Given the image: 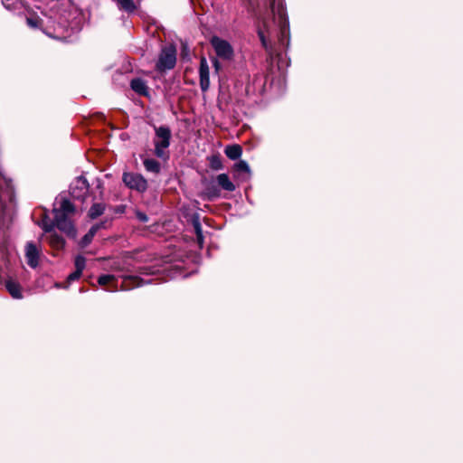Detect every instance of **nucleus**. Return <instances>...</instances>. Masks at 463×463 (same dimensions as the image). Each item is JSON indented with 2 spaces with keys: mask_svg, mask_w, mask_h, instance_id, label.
<instances>
[{
  "mask_svg": "<svg viewBox=\"0 0 463 463\" xmlns=\"http://www.w3.org/2000/svg\"><path fill=\"white\" fill-rule=\"evenodd\" d=\"M75 209L72 203L68 200H62L60 208L54 209V222H52L48 216L44 215L39 222V226L45 232H51L56 226L60 231L66 233L69 237L75 238L76 230L71 221Z\"/></svg>",
  "mask_w": 463,
  "mask_h": 463,
  "instance_id": "f257e3e1",
  "label": "nucleus"
},
{
  "mask_svg": "<svg viewBox=\"0 0 463 463\" xmlns=\"http://www.w3.org/2000/svg\"><path fill=\"white\" fill-rule=\"evenodd\" d=\"M171 131L169 128L161 126L156 128L155 154L156 156L163 158L166 156L165 149L170 145Z\"/></svg>",
  "mask_w": 463,
  "mask_h": 463,
  "instance_id": "f03ea898",
  "label": "nucleus"
},
{
  "mask_svg": "<svg viewBox=\"0 0 463 463\" xmlns=\"http://www.w3.org/2000/svg\"><path fill=\"white\" fill-rule=\"evenodd\" d=\"M270 7L273 14V21L278 24L281 37H286L288 31V22L287 19L285 7L280 1L277 0L272 1Z\"/></svg>",
  "mask_w": 463,
  "mask_h": 463,
  "instance_id": "7ed1b4c3",
  "label": "nucleus"
},
{
  "mask_svg": "<svg viewBox=\"0 0 463 463\" xmlns=\"http://www.w3.org/2000/svg\"><path fill=\"white\" fill-rule=\"evenodd\" d=\"M176 62V49L173 45L165 46L162 49L156 63V69L159 71L171 70Z\"/></svg>",
  "mask_w": 463,
  "mask_h": 463,
  "instance_id": "20e7f679",
  "label": "nucleus"
},
{
  "mask_svg": "<svg viewBox=\"0 0 463 463\" xmlns=\"http://www.w3.org/2000/svg\"><path fill=\"white\" fill-rule=\"evenodd\" d=\"M211 44L213 47L218 57L223 60H231L233 56L232 45L225 40L217 36L211 39Z\"/></svg>",
  "mask_w": 463,
  "mask_h": 463,
  "instance_id": "39448f33",
  "label": "nucleus"
},
{
  "mask_svg": "<svg viewBox=\"0 0 463 463\" xmlns=\"http://www.w3.org/2000/svg\"><path fill=\"white\" fill-rule=\"evenodd\" d=\"M41 255V249L38 248L35 243L32 241L26 243L24 249V256L28 266H30L32 269L37 268L39 265Z\"/></svg>",
  "mask_w": 463,
  "mask_h": 463,
  "instance_id": "423d86ee",
  "label": "nucleus"
},
{
  "mask_svg": "<svg viewBox=\"0 0 463 463\" xmlns=\"http://www.w3.org/2000/svg\"><path fill=\"white\" fill-rule=\"evenodd\" d=\"M123 182L129 188L136 189L139 192L145 191L147 187L146 180L138 174L124 173Z\"/></svg>",
  "mask_w": 463,
  "mask_h": 463,
  "instance_id": "0eeeda50",
  "label": "nucleus"
},
{
  "mask_svg": "<svg viewBox=\"0 0 463 463\" xmlns=\"http://www.w3.org/2000/svg\"><path fill=\"white\" fill-rule=\"evenodd\" d=\"M70 191L74 198L83 199L89 191L87 179L82 175L77 177L71 184Z\"/></svg>",
  "mask_w": 463,
  "mask_h": 463,
  "instance_id": "6e6552de",
  "label": "nucleus"
},
{
  "mask_svg": "<svg viewBox=\"0 0 463 463\" xmlns=\"http://www.w3.org/2000/svg\"><path fill=\"white\" fill-rule=\"evenodd\" d=\"M199 74L201 90L205 92L210 87V68L205 57L200 60Z\"/></svg>",
  "mask_w": 463,
  "mask_h": 463,
  "instance_id": "1a4fd4ad",
  "label": "nucleus"
},
{
  "mask_svg": "<svg viewBox=\"0 0 463 463\" xmlns=\"http://www.w3.org/2000/svg\"><path fill=\"white\" fill-rule=\"evenodd\" d=\"M257 33L263 48L266 51H271V45L267 37V35L269 33V25L266 18L261 19L260 24L258 25Z\"/></svg>",
  "mask_w": 463,
  "mask_h": 463,
  "instance_id": "9d476101",
  "label": "nucleus"
},
{
  "mask_svg": "<svg viewBox=\"0 0 463 463\" xmlns=\"http://www.w3.org/2000/svg\"><path fill=\"white\" fill-rule=\"evenodd\" d=\"M14 193L11 185L0 176V202L5 204L7 202H12Z\"/></svg>",
  "mask_w": 463,
  "mask_h": 463,
  "instance_id": "9b49d317",
  "label": "nucleus"
},
{
  "mask_svg": "<svg viewBox=\"0 0 463 463\" xmlns=\"http://www.w3.org/2000/svg\"><path fill=\"white\" fill-rule=\"evenodd\" d=\"M5 288H6L7 291L9 292V294L14 298L20 299L23 298L22 288L17 281L14 280L12 279H7L5 281Z\"/></svg>",
  "mask_w": 463,
  "mask_h": 463,
  "instance_id": "f8f14e48",
  "label": "nucleus"
},
{
  "mask_svg": "<svg viewBox=\"0 0 463 463\" xmlns=\"http://www.w3.org/2000/svg\"><path fill=\"white\" fill-rule=\"evenodd\" d=\"M130 86L134 91L140 95L147 94V86L146 82L141 79H134L131 80Z\"/></svg>",
  "mask_w": 463,
  "mask_h": 463,
  "instance_id": "ddd939ff",
  "label": "nucleus"
},
{
  "mask_svg": "<svg viewBox=\"0 0 463 463\" xmlns=\"http://www.w3.org/2000/svg\"><path fill=\"white\" fill-rule=\"evenodd\" d=\"M219 185L226 191L232 192L235 190V185L231 182L226 174H221L217 176Z\"/></svg>",
  "mask_w": 463,
  "mask_h": 463,
  "instance_id": "4468645a",
  "label": "nucleus"
},
{
  "mask_svg": "<svg viewBox=\"0 0 463 463\" xmlns=\"http://www.w3.org/2000/svg\"><path fill=\"white\" fill-rule=\"evenodd\" d=\"M142 286V280L137 277L129 276L124 279L122 289L128 290L135 287Z\"/></svg>",
  "mask_w": 463,
  "mask_h": 463,
  "instance_id": "2eb2a0df",
  "label": "nucleus"
},
{
  "mask_svg": "<svg viewBox=\"0 0 463 463\" xmlns=\"http://www.w3.org/2000/svg\"><path fill=\"white\" fill-rule=\"evenodd\" d=\"M241 153V147L239 145L229 146L225 149L226 156L232 160L238 159Z\"/></svg>",
  "mask_w": 463,
  "mask_h": 463,
  "instance_id": "dca6fc26",
  "label": "nucleus"
},
{
  "mask_svg": "<svg viewBox=\"0 0 463 463\" xmlns=\"http://www.w3.org/2000/svg\"><path fill=\"white\" fill-rule=\"evenodd\" d=\"M144 166L146 171L157 174L160 171V164L153 158H146L144 160Z\"/></svg>",
  "mask_w": 463,
  "mask_h": 463,
  "instance_id": "f3484780",
  "label": "nucleus"
},
{
  "mask_svg": "<svg viewBox=\"0 0 463 463\" xmlns=\"http://www.w3.org/2000/svg\"><path fill=\"white\" fill-rule=\"evenodd\" d=\"M117 5L121 10L131 13L136 9L133 0H116Z\"/></svg>",
  "mask_w": 463,
  "mask_h": 463,
  "instance_id": "a211bd4d",
  "label": "nucleus"
},
{
  "mask_svg": "<svg viewBox=\"0 0 463 463\" xmlns=\"http://www.w3.org/2000/svg\"><path fill=\"white\" fill-rule=\"evenodd\" d=\"M49 241H50V244L55 249H61L64 245V240L62 239V237H61L60 235H58L54 232L53 233L51 232V234L49 236Z\"/></svg>",
  "mask_w": 463,
  "mask_h": 463,
  "instance_id": "6ab92c4d",
  "label": "nucleus"
},
{
  "mask_svg": "<svg viewBox=\"0 0 463 463\" xmlns=\"http://www.w3.org/2000/svg\"><path fill=\"white\" fill-rule=\"evenodd\" d=\"M105 210V206L102 203H95L93 204L90 211H89V216L91 219H95L101 215Z\"/></svg>",
  "mask_w": 463,
  "mask_h": 463,
  "instance_id": "aec40b11",
  "label": "nucleus"
},
{
  "mask_svg": "<svg viewBox=\"0 0 463 463\" xmlns=\"http://www.w3.org/2000/svg\"><path fill=\"white\" fill-rule=\"evenodd\" d=\"M97 230H98V227L94 226V227L90 228V230L84 235V237L80 241V246L82 248L86 247L87 245H89L91 242Z\"/></svg>",
  "mask_w": 463,
  "mask_h": 463,
  "instance_id": "412c9836",
  "label": "nucleus"
},
{
  "mask_svg": "<svg viewBox=\"0 0 463 463\" xmlns=\"http://www.w3.org/2000/svg\"><path fill=\"white\" fill-rule=\"evenodd\" d=\"M85 265H86V260L84 257L78 256L75 259V268H76L77 271L82 273L83 269H85Z\"/></svg>",
  "mask_w": 463,
  "mask_h": 463,
  "instance_id": "4be33fe9",
  "label": "nucleus"
},
{
  "mask_svg": "<svg viewBox=\"0 0 463 463\" xmlns=\"http://www.w3.org/2000/svg\"><path fill=\"white\" fill-rule=\"evenodd\" d=\"M235 169L239 172L250 173V166L245 161H240L235 165Z\"/></svg>",
  "mask_w": 463,
  "mask_h": 463,
  "instance_id": "5701e85b",
  "label": "nucleus"
},
{
  "mask_svg": "<svg viewBox=\"0 0 463 463\" xmlns=\"http://www.w3.org/2000/svg\"><path fill=\"white\" fill-rule=\"evenodd\" d=\"M113 280H115V277L113 275H102L99 278L98 282L100 286H105Z\"/></svg>",
  "mask_w": 463,
  "mask_h": 463,
  "instance_id": "b1692460",
  "label": "nucleus"
},
{
  "mask_svg": "<svg viewBox=\"0 0 463 463\" xmlns=\"http://www.w3.org/2000/svg\"><path fill=\"white\" fill-rule=\"evenodd\" d=\"M26 23L27 24L32 27V28H36L38 27L39 25V19L38 18H31V17H28L26 19Z\"/></svg>",
  "mask_w": 463,
  "mask_h": 463,
  "instance_id": "393cba45",
  "label": "nucleus"
},
{
  "mask_svg": "<svg viewBox=\"0 0 463 463\" xmlns=\"http://www.w3.org/2000/svg\"><path fill=\"white\" fill-rule=\"evenodd\" d=\"M194 228H195V231H196V234H197V240L200 243H202L203 241V235H202V230H201V226L199 223H196L194 225Z\"/></svg>",
  "mask_w": 463,
  "mask_h": 463,
  "instance_id": "a878e982",
  "label": "nucleus"
},
{
  "mask_svg": "<svg viewBox=\"0 0 463 463\" xmlns=\"http://www.w3.org/2000/svg\"><path fill=\"white\" fill-rule=\"evenodd\" d=\"M81 273L75 270L74 272H72L71 274H70L68 276V280L69 281H73V280H76L78 279L80 277Z\"/></svg>",
  "mask_w": 463,
  "mask_h": 463,
  "instance_id": "bb28decb",
  "label": "nucleus"
},
{
  "mask_svg": "<svg viewBox=\"0 0 463 463\" xmlns=\"http://www.w3.org/2000/svg\"><path fill=\"white\" fill-rule=\"evenodd\" d=\"M212 166L214 169H220L222 167V164H221V162H220V160L218 158H213L212 160Z\"/></svg>",
  "mask_w": 463,
  "mask_h": 463,
  "instance_id": "cd10ccee",
  "label": "nucleus"
},
{
  "mask_svg": "<svg viewBox=\"0 0 463 463\" xmlns=\"http://www.w3.org/2000/svg\"><path fill=\"white\" fill-rule=\"evenodd\" d=\"M137 216L138 218L139 221L143 222H147V216L143 213H137Z\"/></svg>",
  "mask_w": 463,
  "mask_h": 463,
  "instance_id": "c85d7f7f",
  "label": "nucleus"
},
{
  "mask_svg": "<svg viewBox=\"0 0 463 463\" xmlns=\"http://www.w3.org/2000/svg\"><path fill=\"white\" fill-rule=\"evenodd\" d=\"M213 65H214V67H215V69H216V70H218V69H219V62H218V61H217V60H214V61H213Z\"/></svg>",
  "mask_w": 463,
  "mask_h": 463,
  "instance_id": "c756f323",
  "label": "nucleus"
}]
</instances>
